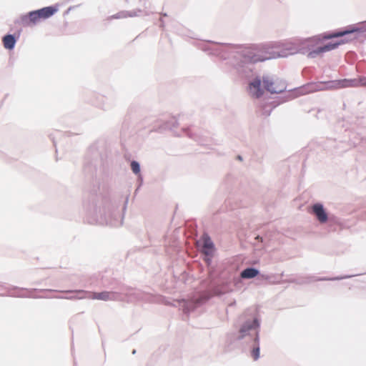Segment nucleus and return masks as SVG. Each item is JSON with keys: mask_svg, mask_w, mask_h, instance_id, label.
Wrapping results in <instances>:
<instances>
[{"mask_svg": "<svg viewBox=\"0 0 366 366\" xmlns=\"http://www.w3.org/2000/svg\"><path fill=\"white\" fill-rule=\"evenodd\" d=\"M3 44L6 49H13L15 46L16 40L13 34H6L2 39Z\"/></svg>", "mask_w": 366, "mask_h": 366, "instance_id": "2eb2a0df", "label": "nucleus"}, {"mask_svg": "<svg viewBox=\"0 0 366 366\" xmlns=\"http://www.w3.org/2000/svg\"><path fill=\"white\" fill-rule=\"evenodd\" d=\"M313 38H317V43H315V46L313 47H311V50L307 54V56L310 58H315L324 52L333 50L337 48L338 46L340 44V42H330L324 46H317L320 41V39L318 36H314Z\"/></svg>", "mask_w": 366, "mask_h": 366, "instance_id": "1a4fd4ad", "label": "nucleus"}, {"mask_svg": "<svg viewBox=\"0 0 366 366\" xmlns=\"http://www.w3.org/2000/svg\"><path fill=\"white\" fill-rule=\"evenodd\" d=\"M222 294L223 292L219 291L218 289H214L213 294L204 292L201 294L198 297L193 298L192 300H182L180 301H177V305H174V306L181 307L183 312L187 314L193 311L197 307L206 302L212 295H221Z\"/></svg>", "mask_w": 366, "mask_h": 366, "instance_id": "423d86ee", "label": "nucleus"}, {"mask_svg": "<svg viewBox=\"0 0 366 366\" xmlns=\"http://www.w3.org/2000/svg\"><path fill=\"white\" fill-rule=\"evenodd\" d=\"M136 353V350H133L132 351V354H135Z\"/></svg>", "mask_w": 366, "mask_h": 366, "instance_id": "b1692460", "label": "nucleus"}, {"mask_svg": "<svg viewBox=\"0 0 366 366\" xmlns=\"http://www.w3.org/2000/svg\"><path fill=\"white\" fill-rule=\"evenodd\" d=\"M317 43V38L295 40L285 43L261 44H232L217 42L204 43L202 49L222 60L229 59L235 72L242 78L253 76L254 64L266 60L286 57L296 53H309Z\"/></svg>", "mask_w": 366, "mask_h": 366, "instance_id": "f257e3e1", "label": "nucleus"}, {"mask_svg": "<svg viewBox=\"0 0 366 366\" xmlns=\"http://www.w3.org/2000/svg\"><path fill=\"white\" fill-rule=\"evenodd\" d=\"M40 20L39 16L35 10L21 16L18 22L24 26H29L36 24Z\"/></svg>", "mask_w": 366, "mask_h": 366, "instance_id": "9d476101", "label": "nucleus"}, {"mask_svg": "<svg viewBox=\"0 0 366 366\" xmlns=\"http://www.w3.org/2000/svg\"><path fill=\"white\" fill-rule=\"evenodd\" d=\"M162 15L163 16H167V14H165V13H164V14H162Z\"/></svg>", "mask_w": 366, "mask_h": 366, "instance_id": "5701e85b", "label": "nucleus"}, {"mask_svg": "<svg viewBox=\"0 0 366 366\" xmlns=\"http://www.w3.org/2000/svg\"><path fill=\"white\" fill-rule=\"evenodd\" d=\"M214 245L208 235L203 236L202 252L207 256H211L214 252Z\"/></svg>", "mask_w": 366, "mask_h": 366, "instance_id": "ddd939ff", "label": "nucleus"}, {"mask_svg": "<svg viewBox=\"0 0 366 366\" xmlns=\"http://www.w3.org/2000/svg\"><path fill=\"white\" fill-rule=\"evenodd\" d=\"M352 277V275H346V276H340L335 277H307L302 281L298 282L300 284H308L315 281H334V280H340L346 278H350Z\"/></svg>", "mask_w": 366, "mask_h": 366, "instance_id": "f8f14e48", "label": "nucleus"}, {"mask_svg": "<svg viewBox=\"0 0 366 366\" xmlns=\"http://www.w3.org/2000/svg\"><path fill=\"white\" fill-rule=\"evenodd\" d=\"M262 82L264 89L271 94H280L287 89L286 82L274 76L267 74L262 78L256 76L249 82L248 86L249 94L252 97L258 99L263 95L264 89L261 86Z\"/></svg>", "mask_w": 366, "mask_h": 366, "instance_id": "20e7f679", "label": "nucleus"}, {"mask_svg": "<svg viewBox=\"0 0 366 366\" xmlns=\"http://www.w3.org/2000/svg\"><path fill=\"white\" fill-rule=\"evenodd\" d=\"M312 213L321 224L325 223L328 220L327 213L321 203H315L312 205Z\"/></svg>", "mask_w": 366, "mask_h": 366, "instance_id": "9b49d317", "label": "nucleus"}, {"mask_svg": "<svg viewBox=\"0 0 366 366\" xmlns=\"http://www.w3.org/2000/svg\"><path fill=\"white\" fill-rule=\"evenodd\" d=\"M183 132L187 135L189 137L197 141L199 144H203V142L199 139V137L194 134L189 129H184Z\"/></svg>", "mask_w": 366, "mask_h": 366, "instance_id": "6ab92c4d", "label": "nucleus"}, {"mask_svg": "<svg viewBox=\"0 0 366 366\" xmlns=\"http://www.w3.org/2000/svg\"><path fill=\"white\" fill-rule=\"evenodd\" d=\"M366 87V76H359L355 79H343L340 80L330 81L325 84L327 89H338L347 87Z\"/></svg>", "mask_w": 366, "mask_h": 366, "instance_id": "0eeeda50", "label": "nucleus"}, {"mask_svg": "<svg viewBox=\"0 0 366 366\" xmlns=\"http://www.w3.org/2000/svg\"><path fill=\"white\" fill-rule=\"evenodd\" d=\"M127 203V200L121 209L118 203L100 199L97 196L92 195L84 200L83 210L87 222L90 224L119 227L124 219L121 210L126 209Z\"/></svg>", "mask_w": 366, "mask_h": 366, "instance_id": "f03ea898", "label": "nucleus"}, {"mask_svg": "<svg viewBox=\"0 0 366 366\" xmlns=\"http://www.w3.org/2000/svg\"><path fill=\"white\" fill-rule=\"evenodd\" d=\"M127 16H137V14L135 12L127 13V12L122 11V12H119V13L117 14L116 15L113 16V18L121 19V18H125Z\"/></svg>", "mask_w": 366, "mask_h": 366, "instance_id": "412c9836", "label": "nucleus"}, {"mask_svg": "<svg viewBox=\"0 0 366 366\" xmlns=\"http://www.w3.org/2000/svg\"><path fill=\"white\" fill-rule=\"evenodd\" d=\"M0 286H1V287L2 286L1 283H0Z\"/></svg>", "mask_w": 366, "mask_h": 366, "instance_id": "393cba45", "label": "nucleus"}, {"mask_svg": "<svg viewBox=\"0 0 366 366\" xmlns=\"http://www.w3.org/2000/svg\"><path fill=\"white\" fill-rule=\"evenodd\" d=\"M177 120L175 117H171L168 121H167L164 125H162L159 129L161 130L165 129H172L177 125Z\"/></svg>", "mask_w": 366, "mask_h": 366, "instance_id": "f3484780", "label": "nucleus"}, {"mask_svg": "<svg viewBox=\"0 0 366 366\" xmlns=\"http://www.w3.org/2000/svg\"><path fill=\"white\" fill-rule=\"evenodd\" d=\"M259 274V270L254 267H247L243 269L240 273V277L242 279H252Z\"/></svg>", "mask_w": 366, "mask_h": 366, "instance_id": "dca6fc26", "label": "nucleus"}, {"mask_svg": "<svg viewBox=\"0 0 366 366\" xmlns=\"http://www.w3.org/2000/svg\"><path fill=\"white\" fill-rule=\"evenodd\" d=\"M66 293L74 295L65 297L68 300H81L84 298L99 300L103 301H123L124 298L121 292L104 291L101 292H91L85 290H67Z\"/></svg>", "mask_w": 366, "mask_h": 366, "instance_id": "39448f33", "label": "nucleus"}, {"mask_svg": "<svg viewBox=\"0 0 366 366\" xmlns=\"http://www.w3.org/2000/svg\"><path fill=\"white\" fill-rule=\"evenodd\" d=\"M131 169L135 174H139L140 173V164L138 162L133 160L130 164Z\"/></svg>", "mask_w": 366, "mask_h": 366, "instance_id": "aec40b11", "label": "nucleus"}, {"mask_svg": "<svg viewBox=\"0 0 366 366\" xmlns=\"http://www.w3.org/2000/svg\"><path fill=\"white\" fill-rule=\"evenodd\" d=\"M259 329L260 320L258 317L254 316L247 318L242 322L237 335V340H242L252 347L251 356L254 360H257L259 357Z\"/></svg>", "mask_w": 366, "mask_h": 366, "instance_id": "7ed1b4c3", "label": "nucleus"}, {"mask_svg": "<svg viewBox=\"0 0 366 366\" xmlns=\"http://www.w3.org/2000/svg\"><path fill=\"white\" fill-rule=\"evenodd\" d=\"M357 31H358L357 29H346V30H344V31H342L333 33L331 35L325 36V39H331V38L340 37V36H345L346 34H348L354 33V32Z\"/></svg>", "mask_w": 366, "mask_h": 366, "instance_id": "a211bd4d", "label": "nucleus"}, {"mask_svg": "<svg viewBox=\"0 0 366 366\" xmlns=\"http://www.w3.org/2000/svg\"><path fill=\"white\" fill-rule=\"evenodd\" d=\"M57 10V8L54 6H46L36 11L40 19H46L54 15Z\"/></svg>", "mask_w": 366, "mask_h": 366, "instance_id": "4468645a", "label": "nucleus"}, {"mask_svg": "<svg viewBox=\"0 0 366 366\" xmlns=\"http://www.w3.org/2000/svg\"><path fill=\"white\" fill-rule=\"evenodd\" d=\"M121 293L124 298L123 301H127L128 302H133L136 301L150 302L153 301L152 297L149 294L137 290L127 289Z\"/></svg>", "mask_w": 366, "mask_h": 366, "instance_id": "6e6552de", "label": "nucleus"}, {"mask_svg": "<svg viewBox=\"0 0 366 366\" xmlns=\"http://www.w3.org/2000/svg\"><path fill=\"white\" fill-rule=\"evenodd\" d=\"M160 26L164 27V21L162 19H160Z\"/></svg>", "mask_w": 366, "mask_h": 366, "instance_id": "4be33fe9", "label": "nucleus"}]
</instances>
